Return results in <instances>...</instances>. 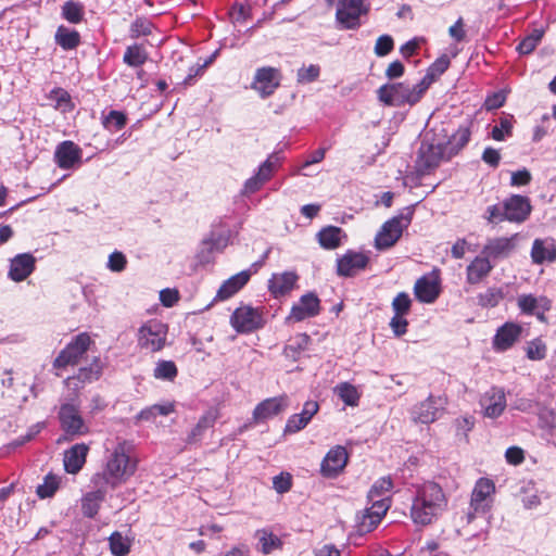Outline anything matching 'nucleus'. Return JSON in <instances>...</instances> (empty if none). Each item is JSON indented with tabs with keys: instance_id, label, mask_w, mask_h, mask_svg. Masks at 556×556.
<instances>
[{
	"instance_id": "052dcab7",
	"label": "nucleus",
	"mask_w": 556,
	"mask_h": 556,
	"mask_svg": "<svg viewBox=\"0 0 556 556\" xmlns=\"http://www.w3.org/2000/svg\"><path fill=\"white\" fill-rule=\"evenodd\" d=\"M410 303L408 294L401 292L394 298L392 308L395 314L406 315L409 312Z\"/></svg>"
},
{
	"instance_id": "774afa93",
	"label": "nucleus",
	"mask_w": 556,
	"mask_h": 556,
	"mask_svg": "<svg viewBox=\"0 0 556 556\" xmlns=\"http://www.w3.org/2000/svg\"><path fill=\"white\" fill-rule=\"evenodd\" d=\"M505 458L508 464L517 466L525 460V452L521 447L510 446L505 452Z\"/></svg>"
},
{
	"instance_id": "1a4fd4ad",
	"label": "nucleus",
	"mask_w": 556,
	"mask_h": 556,
	"mask_svg": "<svg viewBox=\"0 0 556 556\" xmlns=\"http://www.w3.org/2000/svg\"><path fill=\"white\" fill-rule=\"evenodd\" d=\"M447 405V399L430 394L426 400L417 403L410 410L414 422L429 425L439 419Z\"/></svg>"
},
{
	"instance_id": "f704fd0d",
	"label": "nucleus",
	"mask_w": 556,
	"mask_h": 556,
	"mask_svg": "<svg viewBox=\"0 0 556 556\" xmlns=\"http://www.w3.org/2000/svg\"><path fill=\"white\" fill-rule=\"evenodd\" d=\"M230 236V229L219 220L218 224L213 225L208 237L204 239V247L215 248L217 252H222L229 244Z\"/></svg>"
},
{
	"instance_id": "13d9d810",
	"label": "nucleus",
	"mask_w": 556,
	"mask_h": 556,
	"mask_svg": "<svg viewBox=\"0 0 556 556\" xmlns=\"http://www.w3.org/2000/svg\"><path fill=\"white\" fill-rule=\"evenodd\" d=\"M152 31V24L146 18H137L130 25V37L137 39L141 36H148Z\"/></svg>"
},
{
	"instance_id": "5701e85b",
	"label": "nucleus",
	"mask_w": 556,
	"mask_h": 556,
	"mask_svg": "<svg viewBox=\"0 0 556 556\" xmlns=\"http://www.w3.org/2000/svg\"><path fill=\"white\" fill-rule=\"evenodd\" d=\"M349 459V455L346 450L341 446L337 445L332 447L324 457L321 462V468L320 471L323 476L327 478H332L339 475L344 467L346 466Z\"/></svg>"
},
{
	"instance_id": "bf43d9fd",
	"label": "nucleus",
	"mask_w": 556,
	"mask_h": 556,
	"mask_svg": "<svg viewBox=\"0 0 556 556\" xmlns=\"http://www.w3.org/2000/svg\"><path fill=\"white\" fill-rule=\"evenodd\" d=\"M470 139V130L467 127H459L451 137L448 143L454 149L464 148Z\"/></svg>"
},
{
	"instance_id": "e2e57ef3",
	"label": "nucleus",
	"mask_w": 556,
	"mask_h": 556,
	"mask_svg": "<svg viewBox=\"0 0 556 556\" xmlns=\"http://www.w3.org/2000/svg\"><path fill=\"white\" fill-rule=\"evenodd\" d=\"M394 47V42L391 36L382 35L380 36L375 45V53L378 56H384L389 54Z\"/></svg>"
},
{
	"instance_id": "c03bdc74",
	"label": "nucleus",
	"mask_w": 556,
	"mask_h": 556,
	"mask_svg": "<svg viewBox=\"0 0 556 556\" xmlns=\"http://www.w3.org/2000/svg\"><path fill=\"white\" fill-rule=\"evenodd\" d=\"M525 351L529 361L540 362L547 355V345L541 337H538L527 343Z\"/></svg>"
},
{
	"instance_id": "a878e982",
	"label": "nucleus",
	"mask_w": 556,
	"mask_h": 556,
	"mask_svg": "<svg viewBox=\"0 0 556 556\" xmlns=\"http://www.w3.org/2000/svg\"><path fill=\"white\" fill-rule=\"evenodd\" d=\"M35 263L30 253L17 254L10 261L9 278L16 282L25 280L34 271Z\"/></svg>"
},
{
	"instance_id": "f3484780",
	"label": "nucleus",
	"mask_w": 556,
	"mask_h": 556,
	"mask_svg": "<svg viewBox=\"0 0 556 556\" xmlns=\"http://www.w3.org/2000/svg\"><path fill=\"white\" fill-rule=\"evenodd\" d=\"M480 406L484 417L492 419L500 417L506 408L504 390L498 387H492L485 391L480 399Z\"/></svg>"
},
{
	"instance_id": "58836bf2",
	"label": "nucleus",
	"mask_w": 556,
	"mask_h": 556,
	"mask_svg": "<svg viewBox=\"0 0 556 556\" xmlns=\"http://www.w3.org/2000/svg\"><path fill=\"white\" fill-rule=\"evenodd\" d=\"M55 42L64 50H72L79 45L80 36L76 30L59 26L55 33Z\"/></svg>"
},
{
	"instance_id": "603ef678",
	"label": "nucleus",
	"mask_w": 556,
	"mask_h": 556,
	"mask_svg": "<svg viewBox=\"0 0 556 556\" xmlns=\"http://www.w3.org/2000/svg\"><path fill=\"white\" fill-rule=\"evenodd\" d=\"M174 408H175V406L173 403L155 404V405H152L150 407L142 409L139 413L138 418L140 420H150L159 415L167 416L174 412Z\"/></svg>"
},
{
	"instance_id": "f03ea898",
	"label": "nucleus",
	"mask_w": 556,
	"mask_h": 556,
	"mask_svg": "<svg viewBox=\"0 0 556 556\" xmlns=\"http://www.w3.org/2000/svg\"><path fill=\"white\" fill-rule=\"evenodd\" d=\"M448 500L435 482L427 481L417 486L410 506V518L417 526L435 522L447 509Z\"/></svg>"
},
{
	"instance_id": "ea45409f",
	"label": "nucleus",
	"mask_w": 556,
	"mask_h": 556,
	"mask_svg": "<svg viewBox=\"0 0 556 556\" xmlns=\"http://www.w3.org/2000/svg\"><path fill=\"white\" fill-rule=\"evenodd\" d=\"M147 60L148 52L138 43L127 47L123 56V62L130 67H139L143 65Z\"/></svg>"
},
{
	"instance_id": "4d7b16f0",
	"label": "nucleus",
	"mask_w": 556,
	"mask_h": 556,
	"mask_svg": "<svg viewBox=\"0 0 556 556\" xmlns=\"http://www.w3.org/2000/svg\"><path fill=\"white\" fill-rule=\"evenodd\" d=\"M126 125V116L119 111H111L103 119V126L109 130H119Z\"/></svg>"
},
{
	"instance_id": "3c124183",
	"label": "nucleus",
	"mask_w": 556,
	"mask_h": 556,
	"mask_svg": "<svg viewBox=\"0 0 556 556\" xmlns=\"http://www.w3.org/2000/svg\"><path fill=\"white\" fill-rule=\"evenodd\" d=\"M60 477L52 473L47 475L43 480V483L37 486V495L40 498H48L53 496L60 486Z\"/></svg>"
},
{
	"instance_id": "0e129e2a",
	"label": "nucleus",
	"mask_w": 556,
	"mask_h": 556,
	"mask_svg": "<svg viewBox=\"0 0 556 556\" xmlns=\"http://www.w3.org/2000/svg\"><path fill=\"white\" fill-rule=\"evenodd\" d=\"M127 260L122 252L115 251L109 256L108 267L110 270L119 273L125 269Z\"/></svg>"
},
{
	"instance_id": "2eb2a0df",
	"label": "nucleus",
	"mask_w": 556,
	"mask_h": 556,
	"mask_svg": "<svg viewBox=\"0 0 556 556\" xmlns=\"http://www.w3.org/2000/svg\"><path fill=\"white\" fill-rule=\"evenodd\" d=\"M280 78L278 68L264 66L256 70L251 87L264 99L271 96L279 87Z\"/></svg>"
},
{
	"instance_id": "a19ab883",
	"label": "nucleus",
	"mask_w": 556,
	"mask_h": 556,
	"mask_svg": "<svg viewBox=\"0 0 556 556\" xmlns=\"http://www.w3.org/2000/svg\"><path fill=\"white\" fill-rule=\"evenodd\" d=\"M539 428L549 434L556 433V409L548 406H541L538 412Z\"/></svg>"
},
{
	"instance_id": "4c0bfd02",
	"label": "nucleus",
	"mask_w": 556,
	"mask_h": 556,
	"mask_svg": "<svg viewBox=\"0 0 556 556\" xmlns=\"http://www.w3.org/2000/svg\"><path fill=\"white\" fill-rule=\"evenodd\" d=\"M342 230L339 227L328 226L323 228L317 237L319 244L328 250L337 249L341 244Z\"/></svg>"
},
{
	"instance_id": "79ce46f5",
	"label": "nucleus",
	"mask_w": 556,
	"mask_h": 556,
	"mask_svg": "<svg viewBox=\"0 0 556 556\" xmlns=\"http://www.w3.org/2000/svg\"><path fill=\"white\" fill-rule=\"evenodd\" d=\"M334 393L342 400L348 406H357L361 394L356 387L349 382H341L334 388Z\"/></svg>"
},
{
	"instance_id": "680f3d73",
	"label": "nucleus",
	"mask_w": 556,
	"mask_h": 556,
	"mask_svg": "<svg viewBox=\"0 0 556 556\" xmlns=\"http://www.w3.org/2000/svg\"><path fill=\"white\" fill-rule=\"evenodd\" d=\"M319 73H320V68L318 65L311 64L307 67H301L298 71V81L299 83H312L318 78Z\"/></svg>"
},
{
	"instance_id": "aec40b11",
	"label": "nucleus",
	"mask_w": 556,
	"mask_h": 556,
	"mask_svg": "<svg viewBox=\"0 0 556 556\" xmlns=\"http://www.w3.org/2000/svg\"><path fill=\"white\" fill-rule=\"evenodd\" d=\"M517 305L521 313L533 315L540 321L545 323V313L552 307V302L546 296H535L533 294H521L518 296Z\"/></svg>"
},
{
	"instance_id": "a211bd4d",
	"label": "nucleus",
	"mask_w": 556,
	"mask_h": 556,
	"mask_svg": "<svg viewBox=\"0 0 556 556\" xmlns=\"http://www.w3.org/2000/svg\"><path fill=\"white\" fill-rule=\"evenodd\" d=\"M441 281L439 275L431 273L424 275L414 286V294L421 303H433L440 295Z\"/></svg>"
},
{
	"instance_id": "ddd939ff",
	"label": "nucleus",
	"mask_w": 556,
	"mask_h": 556,
	"mask_svg": "<svg viewBox=\"0 0 556 556\" xmlns=\"http://www.w3.org/2000/svg\"><path fill=\"white\" fill-rule=\"evenodd\" d=\"M280 164V157L277 154L269 155L257 168L256 173L245 180L241 194L249 197L258 190L270 180L274 173L277 170Z\"/></svg>"
},
{
	"instance_id": "338daca9",
	"label": "nucleus",
	"mask_w": 556,
	"mask_h": 556,
	"mask_svg": "<svg viewBox=\"0 0 556 556\" xmlns=\"http://www.w3.org/2000/svg\"><path fill=\"white\" fill-rule=\"evenodd\" d=\"M408 321L401 314H394L390 321V327L396 337H401L407 331Z\"/></svg>"
},
{
	"instance_id": "c9c22d12",
	"label": "nucleus",
	"mask_w": 556,
	"mask_h": 556,
	"mask_svg": "<svg viewBox=\"0 0 556 556\" xmlns=\"http://www.w3.org/2000/svg\"><path fill=\"white\" fill-rule=\"evenodd\" d=\"M218 417V414L214 409L207 410L204 415H202L197 422V425L191 429L190 433L187 437V443L193 444L199 442L204 432L212 428Z\"/></svg>"
},
{
	"instance_id": "9d476101",
	"label": "nucleus",
	"mask_w": 556,
	"mask_h": 556,
	"mask_svg": "<svg viewBox=\"0 0 556 556\" xmlns=\"http://www.w3.org/2000/svg\"><path fill=\"white\" fill-rule=\"evenodd\" d=\"M91 344V338L88 333L77 334L67 345L59 353L53 362L55 369H63L67 366H74L79 363Z\"/></svg>"
},
{
	"instance_id": "412c9836",
	"label": "nucleus",
	"mask_w": 556,
	"mask_h": 556,
	"mask_svg": "<svg viewBox=\"0 0 556 556\" xmlns=\"http://www.w3.org/2000/svg\"><path fill=\"white\" fill-rule=\"evenodd\" d=\"M391 501L387 497H382L379 501L371 503V506L367 508L358 522V531L362 533L372 531L381 521L390 508Z\"/></svg>"
},
{
	"instance_id": "dca6fc26",
	"label": "nucleus",
	"mask_w": 556,
	"mask_h": 556,
	"mask_svg": "<svg viewBox=\"0 0 556 556\" xmlns=\"http://www.w3.org/2000/svg\"><path fill=\"white\" fill-rule=\"evenodd\" d=\"M522 330V326L517 323H505L497 328L492 339L493 350L498 353L508 351L519 341Z\"/></svg>"
},
{
	"instance_id": "8fccbe9b",
	"label": "nucleus",
	"mask_w": 556,
	"mask_h": 556,
	"mask_svg": "<svg viewBox=\"0 0 556 556\" xmlns=\"http://www.w3.org/2000/svg\"><path fill=\"white\" fill-rule=\"evenodd\" d=\"M62 16L70 23H80L84 18L83 4L75 1H66L62 7Z\"/></svg>"
},
{
	"instance_id": "bb28decb",
	"label": "nucleus",
	"mask_w": 556,
	"mask_h": 556,
	"mask_svg": "<svg viewBox=\"0 0 556 556\" xmlns=\"http://www.w3.org/2000/svg\"><path fill=\"white\" fill-rule=\"evenodd\" d=\"M89 445L77 443L64 452L63 463L67 473L76 475L86 463Z\"/></svg>"
},
{
	"instance_id": "864d4df0",
	"label": "nucleus",
	"mask_w": 556,
	"mask_h": 556,
	"mask_svg": "<svg viewBox=\"0 0 556 556\" xmlns=\"http://www.w3.org/2000/svg\"><path fill=\"white\" fill-rule=\"evenodd\" d=\"M513 134V116L501 117L492 129L491 137L496 141H504Z\"/></svg>"
},
{
	"instance_id": "6e6d98bb",
	"label": "nucleus",
	"mask_w": 556,
	"mask_h": 556,
	"mask_svg": "<svg viewBox=\"0 0 556 556\" xmlns=\"http://www.w3.org/2000/svg\"><path fill=\"white\" fill-rule=\"evenodd\" d=\"M54 101V106L61 112H70L73 109L71 96L63 89H54L51 91L50 97Z\"/></svg>"
},
{
	"instance_id": "09e8293b",
	"label": "nucleus",
	"mask_w": 556,
	"mask_h": 556,
	"mask_svg": "<svg viewBox=\"0 0 556 556\" xmlns=\"http://www.w3.org/2000/svg\"><path fill=\"white\" fill-rule=\"evenodd\" d=\"M258 545L263 554H270L281 546L280 539L266 530L257 531Z\"/></svg>"
},
{
	"instance_id": "72a5a7b5",
	"label": "nucleus",
	"mask_w": 556,
	"mask_h": 556,
	"mask_svg": "<svg viewBox=\"0 0 556 556\" xmlns=\"http://www.w3.org/2000/svg\"><path fill=\"white\" fill-rule=\"evenodd\" d=\"M251 274L248 270H242L230 278H228L217 291L216 299L220 301L228 300L241 290L250 280Z\"/></svg>"
},
{
	"instance_id": "9b49d317",
	"label": "nucleus",
	"mask_w": 556,
	"mask_h": 556,
	"mask_svg": "<svg viewBox=\"0 0 556 556\" xmlns=\"http://www.w3.org/2000/svg\"><path fill=\"white\" fill-rule=\"evenodd\" d=\"M263 311L250 305L237 307L230 316L231 327L240 333H249L264 326Z\"/></svg>"
},
{
	"instance_id": "c756f323",
	"label": "nucleus",
	"mask_w": 556,
	"mask_h": 556,
	"mask_svg": "<svg viewBox=\"0 0 556 556\" xmlns=\"http://www.w3.org/2000/svg\"><path fill=\"white\" fill-rule=\"evenodd\" d=\"M514 249L515 237H501L488 240L481 254L485 255L489 260H496L508 256Z\"/></svg>"
},
{
	"instance_id": "cd10ccee",
	"label": "nucleus",
	"mask_w": 556,
	"mask_h": 556,
	"mask_svg": "<svg viewBox=\"0 0 556 556\" xmlns=\"http://www.w3.org/2000/svg\"><path fill=\"white\" fill-rule=\"evenodd\" d=\"M102 374V365L99 358H94L89 367H83L78 370V374L73 377H68L65 383L68 388L78 390L86 383H90L100 378Z\"/></svg>"
},
{
	"instance_id": "39448f33",
	"label": "nucleus",
	"mask_w": 556,
	"mask_h": 556,
	"mask_svg": "<svg viewBox=\"0 0 556 556\" xmlns=\"http://www.w3.org/2000/svg\"><path fill=\"white\" fill-rule=\"evenodd\" d=\"M531 212L529 199L523 195L515 194L506 199L501 205H492L488 207V220L490 223H498L509 220L514 223L525 222Z\"/></svg>"
},
{
	"instance_id": "e433bc0d",
	"label": "nucleus",
	"mask_w": 556,
	"mask_h": 556,
	"mask_svg": "<svg viewBox=\"0 0 556 556\" xmlns=\"http://www.w3.org/2000/svg\"><path fill=\"white\" fill-rule=\"evenodd\" d=\"M450 59L446 55H442L437 59L427 70L425 76L420 79L422 87L427 90L430 86L448 68Z\"/></svg>"
},
{
	"instance_id": "20e7f679",
	"label": "nucleus",
	"mask_w": 556,
	"mask_h": 556,
	"mask_svg": "<svg viewBox=\"0 0 556 556\" xmlns=\"http://www.w3.org/2000/svg\"><path fill=\"white\" fill-rule=\"evenodd\" d=\"M427 89L418 81L415 85L408 83H395L382 85L378 90V99L389 106H414L425 96Z\"/></svg>"
},
{
	"instance_id": "a18cd8bd",
	"label": "nucleus",
	"mask_w": 556,
	"mask_h": 556,
	"mask_svg": "<svg viewBox=\"0 0 556 556\" xmlns=\"http://www.w3.org/2000/svg\"><path fill=\"white\" fill-rule=\"evenodd\" d=\"M110 549L114 556H126L131 546V540L124 536L121 532H113L109 538Z\"/></svg>"
},
{
	"instance_id": "f8f14e48",
	"label": "nucleus",
	"mask_w": 556,
	"mask_h": 556,
	"mask_svg": "<svg viewBox=\"0 0 556 556\" xmlns=\"http://www.w3.org/2000/svg\"><path fill=\"white\" fill-rule=\"evenodd\" d=\"M444 155V148L441 142L429 141L425 138L419 147L416 160V170L420 175L429 174L439 166Z\"/></svg>"
},
{
	"instance_id": "4be33fe9",
	"label": "nucleus",
	"mask_w": 556,
	"mask_h": 556,
	"mask_svg": "<svg viewBox=\"0 0 556 556\" xmlns=\"http://www.w3.org/2000/svg\"><path fill=\"white\" fill-rule=\"evenodd\" d=\"M289 406V397L286 394L269 397L262 401L253 410V419L255 422L265 421L279 415Z\"/></svg>"
},
{
	"instance_id": "f257e3e1",
	"label": "nucleus",
	"mask_w": 556,
	"mask_h": 556,
	"mask_svg": "<svg viewBox=\"0 0 556 556\" xmlns=\"http://www.w3.org/2000/svg\"><path fill=\"white\" fill-rule=\"evenodd\" d=\"M137 466L132 445L125 440L118 441L112 448H106L103 469L93 475L91 483H103L116 489L135 475Z\"/></svg>"
},
{
	"instance_id": "c85d7f7f",
	"label": "nucleus",
	"mask_w": 556,
	"mask_h": 556,
	"mask_svg": "<svg viewBox=\"0 0 556 556\" xmlns=\"http://www.w3.org/2000/svg\"><path fill=\"white\" fill-rule=\"evenodd\" d=\"M55 159L59 167L70 169L80 163L81 149L73 141H64L56 148Z\"/></svg>"
},
{
	"instance_id": "7ed1b4c3",
	"label": "nucleus",
	"mask_w": 556,
	"mask_h": 556,
	"mask_svg": "<svg viewBox=\"0 0 556 556\" xmlns=\"http://www.w3.org/2000/svg\"><path fill=\"white\" fill-rule=\"evenodd\" d=\"M495 493V484L489 478H480L476 481L471 492L468 511L466 513L465 520L467 527H470L476 520H479L481 528L479 531L468 529L470 534L469 539L486 540L490 529V516L493 496Z\"/></svg>"
},
{
	"instance_id": "7c9ffc66",
	"label": "nucleus",
	"mask_w": 556,
	"mask_h": 556,
	"mask_svg": "<svg viewBox=\"0 0 556 556\" xmlns=\"http://www.w3.org/2000/svg\"><path fill=\"white\" fill-rule=\"evenodd\" d=\"M531 258L534 264L556 261V243L554 239H535L531 249Z\"/></svg>"
},
{
	"instance_id": "6e6552de",
	"label": "nucleus",
	"mask_w": 556,
	"mask_h": 556,
	"mask_svg": "<svg viewBox=\"0 0 556 556\" xmlns=\"http://www.w3.org/2000/svg\"><path fill=\"white\" fill-rule=\"evenodd\" d=\"M326 2L328 5L336 3L337 22L345 29L357 28L359 16L368 11L363 0H326Z\"/></svg>"
},
{
	"instance_id": "49530a36",
	"label": "nucleus",
	"mask_w": 556,
	"mask_h": 556,
	"mask_svg": "<svg viewBox=\"0 0 556 556\" xmlns=\"http://www.w3.org/2000/svg\"><path fill=\"white\" fill-rule=\"evenodd\" d=\"M393 484L390 477L380 478L375 482L371 489L368 492V498L371 503L375 501H379L382 497H387L390 501L389 493L392 489Z\"/></svg>"
},
{
	"instance_id": "de8ad7c7",
	"label": "nucleus",
	"mask_w": 556,
	"mask_h": 556,
	"mask_svg": "<svg viewBox=\"0 0 556 556\" xmlns=\"http://www.w3.org/2000/svg\"><path fill=\"white\" fill-rule=\"evenodd\" d=\"M178 374L177 366L173 361H159L153 370L155 379L173 381Z\"/></svg>"
},
{
	"instance_id": "393cba45",
	"label": "nucleus",
	"mask_w": 556,
	"mask_h": 556,
	"mask_svg": "<svg viewBox=\"0 0 556 556\" xmlns=\"http://www.w3.org/2000/svg\"><path fill=\"white\" fill-rule=\"evenodd\" d=\"M368 264V257L364 253L349 251L338 260V274L344 277L356 275Z\"/></svg>"
},
{
	"instance_id": "473e14b6",
	"label": "nucleus",
	"mask_w": 556,
	"mask_h": 556,
	"mask_svg": "<svg viewBox=\"0 0 556 556\" xmlns=\"http://www.w3.org/2000/svg\"><path fill=\"white\" fill-rule=\"evenodd\" d=\"M493 269V264L483 254L475 257V260L466 268V279L470 285L481 282Z\"/></svg>"
},
{
	"instance_id": "37998d69",
	"label": "nucleus",
	"mask_w": 556,
	"mask_h": 556,
	"mask_svg": "<svg viewBox=\"0 0 556 556\" xmlns=\"http://www.w3.org/2000/svg\"><path fill=\"white\" fill-rule=\"evenodd\" d=\"M503 298L504 293L501 288L490 287L477 295V303L481 307L491 308L497 306Z\"/></svg>"
},
{
	"instance_id": "423d86ee",
	"label": "nucleus",
	"mask_w": 556,
	"mask_h": 556,
	"mask_svg": "<svg viewBox=\"0 0 556 556\" xmlns=\"http://www.w3.org/2000/svg\"><path fill=\"white\" fill-rule=\"evenodd\" d=\"M414 206H407L401 213L387 220L375 238V247L378 250H387L393 247L401 238L413 219Z\"/></svg>"
},
{
	"instance_id": "b1692460",
	"label": "nucleus",
	"mask_w": 556,
	"mask_h": 556,
	"mask_svg": "<svg viewBox=\"0 0 556 556\" xmlns=\"http://www.w3.org/2000/svg\"><path fill=\"white\" fill-rule=\"evenodd\" d=\"M93 490L87 492L81 498V511L84 516L93 518L104 502L109 486L103 483H92Z\"/></svg>"
},
{
	"instance_id": "5fc2aeb1",
	"label": "nucleus",
	"mask_w": 556,
	"mask_h": 556,
	"mask_svg": "<svg viewBox=\"0 0 556 556\" xmlns=\"http://www.w3.org/2000/svg\"><path fill=\"white\" fill-rule=\"evenodd\" d=\"M544 35L543 29H533L530 35H528L517 47L518 51L521 54L531 53L536 46L540 43Z\"/></svg>"
},
{
	"instance_id": "2f4dec72",
	"label": "nucleus",
	"mask_w": 556,
	"mask_h": 556,
	"mask_svg": "<svg viewBox=\"0 0 556 556\" xmlns=\"http://www.w3.org/2000/svg\"><path fill=\"white\" fill-rule=\"evenodd\" d=\"M298 281V275L293 271L274 274L268 280V289L274 298L289 293Z\"/></svg>"
},
{
	"instance_id": "0eeeda50",
	"label": "nucleus",
	"mask_w": 556,
	"mask_h": 556,
	"mask_svg": "<svg viewBox=\"0 0 556 556\" xmlns=\"http://www.w3.org/2000/svg\"><path fill=\"white\" fill-rule=\"evenodd\" d=\"M168 327L159 319L143 323L137 332V344L151 353L160 352L167 343Z\"/></svg>"
},
{
	"instance_id": "4468645a",
	"label": "nucleus",
	"mask_w": 556,
	"mask_h": 556,
	"mask_svg": "<svg viewBox=\"0 0 556 556\" xmlns=\"http://www.w3.org/2000/svg\"><path fill=\"white\" fill-rule=\"evenodd\" d=\"M59 419L61 428L66 434L84 435L89 432V428L85 424L78 407L74 404H62L59 410Z\"/></svg>"
},
{
	"instance_id": "69168bd1",
	"label": "nucleus",
	"mask_w": 556,
	"mask_h": 556,
	"mask_svg": "<svg viewBox=\"0 0 556 556\" xmlns=\"http://www.w3.org/2000/svg\"><path fill=\"white\" fill-rule=\"evenodd\" d=\"M291 485L292 478L289 473H280L273 479V486L280 494L288 492Z\"/></svg>"
},
{
	"instance_id": "6ab92c4d",
	"label": "nucleus",
	"mask_w": 556,
	"mask_h": 556,
	"mask_svg": "<svg viewBox=\"0 0 556 556\" xmlns=\"http://www.w3.org/2000/svg\"><path fill=\"white\" fill-rule=\"evenodd\" d=\"M320 312V301L318 296L312 292L302 295L298 303H295L289 316L288 321L299 323L304 319L314 317Z\"/></svg>"
}]
</instances>
